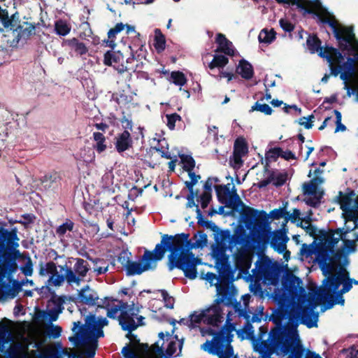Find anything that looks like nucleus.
<instances>
[{"instance_id":"obj_1","label":"nucleus","mask_w":358,"mask_h":358,"mask_svg":"<svg viewBox=\"0 0 358 358\" xmlns=\"http://www.w3.org/2000/svg\"><path fill=\"white\" fill-rule=\"evenodd\" d=\"M198 238L195 243L189 238V234L181 233L174 236L164 234L162 243L170 252L168 256L167 266L169 271L178 268L183 271L186 278L190 280L196 278L198 273L196 266L201 264V259L196 257L192 252L193 248H203L208 243L207 235L203 231L197 233Z\"/></svg>"},{"instance_id":"obj_2","label":"nucleus","mask_w":358,"mask_h":358,"mask_svg":"<svg viewBox=\"0 0 358 358\" xmlns=\"http://www.w3.org/2000/svg\"><path fill=\"white\" fill-rule=\"evenodd\" d=\"M317 306V303H311L310 301V306H298L292 310L285 324H283L280 329L271 330L270 337L275 350L285 356L292 349L302 345L297 331L299 322L308 328L317 327L319 315L314 311Z\"/></svg>"},{"instance_id":"obj_3","label":"nucleus","mask_w":358,"mask_h":358,"mask_svg":"<svg viewBox=\"0 0 358 358\" xmlns=\"http://www.w3.org/2000/svg\"><path fill=\"white\" fill-rule=\"evenodd\" d=\"M310 2L306 8L313 10L312 14L315 15L320 22L328 24L332 29L334 37L338 43L341 51H357L358 40L356 39L352 26H343L339 24L335 16L322 6L320 0H304Z\"/></svg>"},{"instance_id":"obj_4","label":"nucleus","mask_w":358,"mask_h":358,"mask_svg":"<svg viewBox=\"0 0 358 358\" xmlns=\"http://www.w3.org/2000/svg\"><path fill=\"white\" fill-rule=\"evenodd\" d=\"M166 251L168 250L162 238L160 243H157L153 250L145 249L143 255L138 262L131 261L126 256V253H121L118 261L125 268L127 275H141L145 271L155 270L157 262L164 258Z\"/></svg>"},{"instance_id":"obj_5","label":"nucleus","mask_w":358,"mask_h":358,"mask_svg":"<svg viewBox=\"0 0 358 358\" xmlns=\"http://www.w3.org/2000/svg\"><path fill=\"white\" fill-rule=\"evenodd\" d=\"M72 331L74 336H70L69 341L76 348H84L82 351L84 358H94L98 348V338L104 336L103 329L97 327L87 328L80 322H74Z\"/></svg>"},{"instance_id":"obj_6","label":"nucleus","mask_w":358,"mask_h":358,"mask_svg":"<svg viewBox=\"0 0 358 358\" xmlns=\"http://www.w3.org/2000/svg\"><path fill=\"white\" fill-rule=\"evenodd\" d=\"M19 238L16 234L11 240L0 248V278L10 276L18 269L17 259H25L29 256L28 252H21L19 247Z\"/></svg>"},{"instance_id":"obj_7","label":"nucleus","mask_w":358,"mask_h":358,"mask_svg":"<svg viewBox=\"0 0 358 358\" xmlns=\"http://www.w3.org/2000/svg\"><path fill=\"white\" fill-rule=\"evenodd\" d=\"M287 215L286 206L282 208H275L272 210L269 214L264 210H258L250 206H244L241 210L240 215L247 228L258 226L262 228L263 226L268 223V218L273 220L284 218Z\"/></svg>"},{"instance_id":"obj_8","label":"nucleus","mask_w":358,"mask_h":358,"mask_svg":"<svg viewBox=\"0 0 358 358\" xmlns=\"http://www.w3.org/2000/svg\"><path fill=\"white\" fill-rule=\"evenodd\" d=\"M343 287L340 291V294L348 292L352 287V279L350 278L348 271L341 267L335 274H329L322 282L323 287L320 288L317 293V296L320 299H327L331 296V293L336 292L341 285Z\"/></svg>"},{"instance_id":"obj_9","label":"nucleus","mask_w":358,"mask_h":358,"mask_svg":"<svg viewBox=\"0 0 358 358\" xmlns=\"http://www.w3.org/2000/svg\"><path fill=\"white\" fill-rule=\"evenodd\" d=\"M234 271L231 266L224 262L219 271V282L216 284L217 292L219 297L215 300L217 303H223L225 306L230 307L236 302L232 292L234 289L230 283L234 280Z\"/></svg>"},{"instance_id":"obj_10","label":"nucleus","mask_w":358,"mask_h":358,"mask_svg":"<svg viewBox=\"0 0 358 358\" xmlns=\"http://www.w3.org/2000/svg\"><path fill=\"white\" fill-rule=\"evenodd\" d=\"M278 268L275 264L266 257L255 263V268L252 270L253 275L268 284L275 285L278 281Z\"/></svg>"},{"instance_id":"obj_11","label":"nucleus","mask_w":358,"mask_h":358,"mask_svg":"<svg viewBox=\"0 0 358 358\" xmlns=\"http://www.w3.org/2000/svg\"><path fill=\"white\" fill-rule=\"evenodd\" d=\"M220 303L215 304L203 310L201 313L196 314V313H192L189 315V320H187V323H189V327H194L195 324H200L203 320L208 324L213 327H218L219 324L222 322V310L220 306Z\"/></svg>"},{"instance_id":"obj_12","label":"nucleus","mask_w":358,"mask_h":358,"mask_svg":"<svg viewBox=\"0 0 358 358\" xmlns=\"http://www.w3.org/2000/svg\"><path fill=\"white\" fill-rule=\"evenodd\" d=\"M229 185V184L215 186L218 201L226 207L232 208L233 210L237 211L240 206H242L243 209L245 206L236 192V189L231 193Z\"/></svg>"},{"instance_id":"obj_13","label":"nucleus","mask_w":358,"mask_h":358,"mask_svg":"<svg viewBox=\"0 0 358 358\" xmlns=\"http://www.w3.org/2000/svg\"><path fill=\"white\" fill-rule=\"evenodd\" d=\"M319 56L327 60L331 70V75L336 77L341 73V68L339 64L344 59V56L338 49L332 46H326L324 52H319Z\"/></svg>"},{"instance_id":"obj_14","label":"nucleus","mask_w":358,"mask_h":358,"mask_svg":"<svg viewBox=\"0 0 358 358\" xmlns=\"http://www.w3.org/2000/svg\"><path fill=\"white\" fill-rule=\"evenodd\" d=\"M70 348H63L61 342L56 343L54 345H49L45 350V353H39L38 358H62L66 355L68 358H84L82 352L79 354L70 352Z\"/></svg>"},{"instance_id":"obj_15","label":"nucleus","mask_w":358,"mask_h":358,"mask_svg":"<svg viewBox=\"0 0 358 358\" xmlns=\"http://www.w3.org/2000/svg\"><path fill=\"white\" fill-rule=\"evenodd\" d=\"M248 153V145L243 137L237 138L234 144L233 155L230 158L229 162L234 168H240L243 161L242 158Z\"/></svg>"},{"instance_id":"obj_16","label":"nucleus","mask_w":358,"mask_h":358,"mask_svg":"<svg viewBox=\"0 0 358 358\" xmlns=\"http://www.w3.org/2000/svg\"><path fill=\"white\" fill-rule=\"evenodd\" d=\"M249 229H251L253 243L257 244L259 250L264 251L267 248L268 244H270L271 237L270 227H266L264 225L262 228L255 226V229L253 227Z\"/></svg>"},{"instance_id":"obj_17","label":"nucleus","mask_w":358,"mask_h":358,"mask_svg":"<svg viewBox=\"0 0 358 358\" xmlns=\"http://www.w3.org/2000/svg\"><path fill=\"white\" fill-rule=\"evenodd\" d=\"M64 302L65 297L64 296H53L48 301V309L47 312H42L37 316V318L43 317L45 315H47L50 322L56 321L58 319L59 315L62 313L64 310L63 304Z\"/></svg>"},{"instance_id":"obj_18","label":"nucleus","mask_w":358,"mask_h":358,"mask_svg":"<svg viewBox=\"0 0 358 358\" xmlns=\"http://www.w3.org/2000/svg\"><path fill=\"white\" fill-rule=\"evenodd\" d=\"M287 233V229L284 226L280 229L271 231L270 246L278 254H282L287 248V243L289 240Z\"/></svg>"},{"instance_id":"obj_19","label":"nucleus","mask_w":358,"mask_h":358,"mask_svg":"<svg viewBox=\"0 0 358 358\" xmlns=\"http://www.w3.org/2000/svg\"><path fill=\"white\" fill-rule=\"evenodd\" d=\"M137 315V313L135 312V309H132L129 311H123L118 315V322L121 326V328L124 331H127V337H136L135 335L131 334V332L136 330L138 324H137L134 320V318Z\"/></svg>"},{"instance_id":"obj_20","label":"nucleus","mask_w":358,"mask_h":358,"mask_svg":"<svg viewBox=\"0 0 358 358\" xmlns=\"http://www.w3.org/2000/svg\"><path fill=\"white\" fill-rule=\"evenodd\" d=\"M343 256V251L341 250L334 249L333 252H329L328 254V259H324L320 255L317 254V259L318 264L322 271V273L325 276L329 275L331 273V271L333 269V266L331 263L336 264L338 263L341 258Z\"/></svg>"},{"instance_id":"obj_21","label":"nucleus","mask_w":358,"mask_h":358,"mask_svg":"<svg viewBox=\"0 0 358 358\" xmlns=\"http://www.w3.org/2000/svg\"><path fill=\"white\" fill-rule=\"evenodd\" d=\"M36 24L28 22H21L17 24L13 31H17V36L13 39L12 41L8 42L10 47H16L20 41L24 38L29 39L32 35L35 34Z\"/></svg>"},{"instance_id":"obj_22","label":"nucleus","mask_w":358,"mask_h":358,"mask_svg":"<svg viewBox=\"0 0 358 358\" xmlns=\"http://www.w3.org/2000/svg\"><path fill=\"white\" fill-rule=\"evenodd\" d=\"M342 230L341 229H330V235L328 241L326 244L320 245L317 250V255H320L325 260L328 259V254L333 252L335 246L341 239H343L341 235H339L338 237L334 236L335 234H338Z\"/></svg>"},{"instance_id":"obj_23","label":"nucleus","mask_w":358,"mask_h":358,"mask_svg":"<svg viewBox=\"0 0 358 358\" xmlns=\"http://www.w3.org/2000/svg\"><path fill=\"white\" fill-rule=\"evenodd\" d=\"M60 271H64V273L63 274H58V272L57 271V274H55V275H52L50 277L48 282L50 285L60 286L64 280H66L69 285H72L73 282H77L78 281V278L75 276L71 267L67 266L66 265L61 266Z\"/></svg>"},{"instance_id":"obj_24","label":"nucleus","mask_w":358,"mask_h":358,"mask_svg":"<svg viewBox=\"0 0 358 358\" xmlns=\"http://www.w3.org/2000/svg\"><path fill=\"white\" fill-rule=\"evenodd\" d=\"M211 343L206 341L202 345L201 348L207 351L209 354L217 355L219 358H238L237 355L234 353V348L231 344L225 346H211Z\"/></svg>"},{"instance_id":"obj_25","label":"nucleus","mask_w":358,"mask_h":358,"mask_svg":"<svg viewBox=\"0 0 358 358\" xmlns=\"http://www.w3.org/2000/svg\"><path fill=\"white\" fill-rule=\"evenodd\" d=\"M294 309V307L288 304L280 303L278 308L273 310L270 316V320L275 325L273 329H280Z\"/></svg>"},{"instance_id":"obj_26","label":"nucleus","mask_w":358,"mask_h":358,"mask_svg":"<svg viewBox=\"0 0 358 358\" xmlns=\"http://www.w3.org/2000/svg\"><path fill=\"white\" fill-rule=\"evenodd\" d=\"M124 57L120 51L108 50L103 56V64L106 66H113L120 73L127 71V67L120 64L123 61Z\"/></svg>"},{"instance_id":"obj_27","label":"nucleus","mask_w":358,"mask_h":358,"mask_svg":"<svg viewBox=\"0 0 358 358\" xmlns=\"http://www.w3.org/2000/svg\"><path fill=\"white\" fill-rule=\"evenodd\" d=\"M114 140L115 148L118 153H122L133 147V139L130 132L127 130L117 134Z\"/></svg>"},{"instance_id":"obj_28","label":"nucleus","mask_w":358,"mask_h":358,"mask_svg":"<svg viewBox=\"0 0 358 358\" xmlns=\"http://www.w3.org/2000/svg\"><path fill=\"white\" fill-rule=\"evenodd\" d=\"M215 43L217 46L215 50L216 53H223L225 55L234 56L235 50L234 45L224 34L218 33L216 34Z\"/></svg>"},{"instance_id":"obj_29","label":"nucleus","mask_w":358,"mask_h":358,"mask_svg":"<svg viewBox=\"0 0 358 358\" xmlns=\"http://www.w3.org/2000/svg\"><path fill=\"white\" fill-rule=\"evenodd\" d=\"M78 299L80 303L92 306L96 304L99 297L97 292L87 285L78 291Z\"/></svg>"},{"instance_id":"obj_30","label":"nucleus","mask_w":358,"mask_h":358,"mask_svg":"<svg viewBox=\"0 0 358 358\" xmlns=\"http://www.w3.org/2000/svg\"><path fill=\"white\" fill-rule=\"evenodd\" d=\"M317 188L316 185L311 181L303 184V194L315 195L313 198H308L306 200V203L313 208L317 207L320 203L323 194L322 192L317 195Z\"/></svg>"},{"instance_id":"obj_31","label":"nucleus","mask_w":358,"mask_h":358,"mask_svg":"<svg viewBox=\"0 0 358 358\" xmlns=\"http://www.w3.org/2000/svg\"><path fill=\"white\" fill-rule=\"evenodd\" d=\"M210 335L213 336V338L211 341V346L216 347L220 344L222 346L231 344L233 340V334L230 333H226L222 329L219 332H216L215 330L210 329L209 331Z\"/></svg>"},{"instance_id":"obj_32","label":"nucleus","mask_w":358,"mask_h":358,"mask_svg":"<svg viewBox=\"0 0 358 358\" xmlns=\"http://www.w3.org/2000/svg\"><path fill=\"white\" fill-rule=\"evenodd\" d=\"M115 301H117V299L113 297H105L102 300V304L97 305V307L106 309L107 310L106 316L110 319L118 320L117 313L120 312V308L117 307Z\"/></svg>"},{"instance_id":"obj_33","label":"nucleus","mask_w":358,"mask_h":358,"mask_svg":"<svg viewBox=\"0 0 358 358\" xmlns=\"http://www.w3.org/2000/svg\"><path fill=\"white\" fill-rule=\"evenodd\" d=\"M252 257L250 255L241 252L235 258V266L241 273L248 274L251 267Z\"/></svg>"},{"instance_id":"obj_34","label":"nucleus","mask_w":358,"mask_h":358,"mask_svg":"<svg viewBox=\"0 0 358 358\" xmlns=\"http://www.w3.org/2000/svg\"><path fill=\"white\" fill-rule=\"evenodd\" d=\"M62 178L59 172L53 171L43 176L41 182L45 189H55L60 185Z\"/></svg>"},{"instance_id":"obj_35","label":"nucleus","mask_w":358,"mask_h":358,"mask_svg":"<svg viewBox=\"0 0 358 358\" xmlns=\"http://www.w3.org/2000/svg\"><path fill=\"white\" fill-rule=\"evenodd\" d=\"M137 343L138 350L148 357H151V354H157L160 357L164 356L163 347L159 346L157 342L155 343L151 346H149L148 343H140L139 340H137Z\"/></svg>"},{"instance_id":"obj_36","label":"nucleus","mask_w":358,"mask_h":358,"mask_svg":"<svg viewBox=\"0 0 358 358\" xmlns=\"http://www.w3.org/2000/svg\"><path fill=\"white\" fill-rule=\"evenodd\" d=\"M76 262L73 266V272L75 276L78 278V281L77 282H74L77 285H79L83 281V278L87 275V272L90 271V265L88 263L80 258H77Z\"/></svg>"},{"instance_id":"obj_37","label":"nucleus","mask_w":358,"mask_h":358,"mask_svg":"<svg viewBox=\"0 0 358 358\" xmlns=\"http://www.w3.org/2000/svg\"><path fill=\"white\" fill-rule=\"evenodd\" d=\"M63 45H67L69 49L74 51L77 55L83 56L88 52L87 45L75 37L64 40Z\"/></svg>"},{"instance_id":"obj_38","label":"nucleus","mask_w":358,"mask_h":358,"mask_svg":"<svg viewBox=\"0 0 358 358\" xmlns=\"http://www.w3.org/2000/svg\"><path fill=\"white\" fill-rule=\"evenodd\" d=\"M236 71L245 80H250L254 76L253 66L248 61L244 59L239 61L238 65L236 68Z\"/></svg>"},{"instance_id":"obj_39","label":"nucleus","mask_w":358,"mask_h":358,"mask_svg":"<svg viewBox=\"0 0 358 358\" xmlns=\"http://www.w3.org/2000/svg\"><path fill=\"white\" fill-rule=\"evenodd\" d=\"M305 349L303 345L296 346L287 355V358H303ZM305 358H322L319 354L308 350L305 355Z\"/></svg>"},{"instance_id":"obj_40","label":"nucleus","mask_w":358,"mask_h":358,"mask_svg":"<svg viewBox=\"0 0 358 358\" xmlns=\"http://www.w3.org/2000/svg\"><path fill=\"white\" fill-rule=\"evenodd\" d=\"M85 324L87 328L97 327L103 329V327L108 324V320L106 317H99L96 320L95 315L90 314L85 317Z\"/></svg>"},{"instance_id":"obj_41","label":"nucleus","mask_w":358,"mask_h":358,"mask_svg":"<svg viewBox=\"0 0 358 358\" xmlns=\"http://www.w3.org/2000/svg\"><path fill=\"white\" fill-rule=\"evenodd\" d=\"M306 45L310 52L314 54L315 52H324L321 46L322 42L315 34H309L306 40Z\"/></svg>"},{"instance_id":"obj_42","label":"nucleus","mask_w":358,"mask_h":358,"mask_svg":"<svg viewBox=\"0 0 358 358\" xmlns=\"http://www.w3.org/2000/svg\"><path fill=\"white\" fill-rule=\"evenodd\" d=\"M278 3H287L296 7L303 11V15H306V13H313V10L311 8H306L307 5H309L310 2L305 1L304 0H275Z\"/></svg>"},{"instance_id":"obj_43","label":"nucleus","mask_w":358,"mask_h":358,"mask_svg":"<svg viewBox=\"0 0 358 358\" xmlns=\"http://www.w3.org/2000/svg\"><path fill=\"white\" fill-rule=\"evenodd\" d=\"M93 140L96 142V144L93 145V148L98 152L101 153L104 152L107 145L106 143V138L105 136L99 131L93 133Z\"/></svg>"},{"instance_id":"obj_44","label":"nucleus","mask_w":358,"mask_h":358,"mask_svg":"<svg viewBox=\"0 0 358 358\" xmlns=\"http://www.w3.org/2000/svg\"><path fill=\"white\" fill-rule=\"evenodd\" d=\"M151 149L158 152L162 158L171 159V154L169 152V144L165 138L159 140L157 146L152 147Z\"/></svg>"},{"instance_id":"obj_45","label":"nucleus","mask_w":358,"mask_h":358,"mask_svg":"<svg viewBox=\"0 0 358 358\" xmlns=\"http://www.w3.org/2000/svg\"><path fill=\"white\" fill-rule=\"evenodd\" d=\"M228 63L229 59L225 55H215L208 66L210 70L215 68L223 69Z\"/></svg>"},{"instance_id":"obj_46","label":"nucleus","mask_w":358,"mask_h":358,"mask_svg":"<svg viewBox=\"0 0 358 358\" xmlns=\"http://www.w3.org/2000/svg\"><path fill=\"white\" fill-rule=\"evenodd\" d=\"M155 43L154 46L158 52H161L165 50L166 39L164 35L159 29L155 30Z\"/></svg>"},{"instance_id":"obj_47","label":"nucleus","mask_w":358,"mask_h":358,"mask_svg":"<svg viewBox=\"0 0 358 358\" xmlns=\"http://www.w3.org/2000/svg\"><path fill=\"white\" fill-rule=\"evenodd\" d=\"M281 152H282V149L280 147L271 148L266 152L265 156L266 161V164L264 166L265 171H268L269 162L271 161L275 162L278 157H280Z\"/></svg>"},{"instance_id":"obj_48","label":"nucleus","mask_w":358,"mask_h":358,"mask_svg":"<svg viewBox=\"0 0 358 358\" xmlns=\"http://www.w3.org/2000/svg\"><path fill=\"white\" fill-rule=\"evenodd\" d=\"M16 234H17V229L16 227L8 231L0 226V248L3 246L9 240L10 241Z\"/></svg>"},{"instance_id":"obj_49","label":"nucleus","mask_w":358,"mask_h":358,"mask_svg":"<svg viewBox=\"0 0 358 358\" xmlns=\"http://www.w3.org/2000/svg\"><path fill=\"white\" fill-rule=\"evenodd\" d=\"M275 35L276 33L273 29L270 31L264 29L260 31L258 39L259 43L270 44L275 39Z\"/></svg>"},{"instance_id":"obj_50","label":"nucleus","mask_w":358,"mask_h":358,"mask_svg":"<svg viewBox=\"0 0 358 358\" xmlns=\"http://www.w3.org/2000/svg\"><path fill=\"white\" fill-rule=\"evenodd\" d=\"M336 300H334L332 299V296L331 295L327 299V301H324V299H320L318 296H317V299L322 301V303L324 304H325L326 307L325 308L326 309H329V308H331L335 304H341V305H343L344 303H345V299H343V294H340V291H338L337 292H336Z\"/></svg>"},{"instance_id":"obj_51","label":"nucleus","mask_w":358,"mask_h":358,"mask_svg":"<svg viewBox=\"0 0 358 358\" xmlns=\"http://www.w3.org/2000/svg\"><path fill=\"white\" fill-rule=\"evenodd\" d=\"M55 30L59 36H66L71 31L70 25L63 20H59L55 23Z\"/></svg>"},{"instance_id":"obj_52","label":"nucleus","mask_w":358,"mask_h":358,"mask_svg":"<svg viewBox=\"0 0 358 358\" xmlns=\"http://www.w3.org/2000/svg\"><path fill=\"white\" fill-rule=\"evenodd\" d=\"M180 162L183 164V169L187 172H190L195 167V160L191 155L182 154L180 155Z\"/></svg>"},{"instance_id":"obj_53","label":"nucleus","mask_w":358,"mask_h":358,"mask_svg":"<svg viewBox=\"0 0 358 358\" xmlns=\"http://www.w3.org/2000/svg\"><path fill=\"white\" fill-rule=\"evenodd\" d=\"M170 78L173 84L180 87L185 85L187 81L185 75L180 71H172Z\"/></svg>"},{"instance_id":"obj_54","label":"nucleus","mask_w":358,"mask_h":358,"mask_svg":"<svg viewBox=\"0 0 358 358\" xmlns=\"http://www.w3.org/2000/svg\"><path fill=\"white\" fill-rule=\"evenodd\" d=\"M247 236L245 231L241 230L231 236L229 244L233 246L243 245L246 242Z\"/></svg>"},{"instance_id":"obj_55","label":"nucleus","mask_w":358,"mask_h":358,"mask_svg":"<svg viewBox=\"0 0 358 358\" xmlns=\"http://www.w3.org/2000/svg\"><path fill=\"white\" fill-rule=\"evenodd\" d=\"M338 199V202L342 210H345V209H348V208L351 207L352 202L351 194H343L342 192H339Z\"/></svg>"},{"instance_id":"obj_56","label":"nucleus","mask_w":358,"mask_h":358,"mask_svg":"<svg viewBox=\"0 0 358 358\" xmlns=\"http://www.w3.org/2000/svg\"><path fill=\"white\" fill-rule=\"evenodd\" d=\"M74 227V223L69 219H66V222L62 224L59 225L56 229V233L59 236H63L67 231H73Z\"/></svg>"},{"instance_id":"obj_57","label":"nucleus","mask_w":358,"mask_h":358,"mask_svg":"<svg viewBox=\"0 0 358 358\" xmlns=\"http://www.w3.org/2000/svg\"><path fill=\"white\" fill-rule=\"evenodd\" d=\"M57 266L55 263L53 262H49L46 263L45 266L43 267L42 265H41L40 269H39V274L41 275H45L47 274H51V275H55L57 274Z\"/></svg>"},{"instance_id":"obj_58","label":"nucleus","mask_w":358,"mask_h":358,"mask_svg":"<svg viewBox=\"0 0 358 358\" xmlns=\"http://www.w3.org/2000/svg\"><path fill=\"white\" fill-rule=\"evenodd\" d=\"M13 341V336L8 327L4 324L0 326V341L8 343Z\"/></svg>"},{"instance_id":"obj_59","label":"nucleus","mask_w":358,"mask_h":358,"mask_svg":"<svg viewBox=\"0 0 358 358\" xmlns=\"http://www.w3.org/2000/svg\"><path fill=\"white\" fill-rule=\"evenodd\" d=\"M62 329L61 327L50 324L49 327L46 328V335L52 338H57L61 336Z\"/></svg>"},{"instance_id":"obj_60","label":"nucleus","mask_w":358,"mask_h":358,"mask_svg":"<svg viewBox=\"0 0 358 358\" xmlns=\"http://www.w3.org/2000/svg\"><path fill=\"white\" fill-rule=\"evenodd\" d=\"M255 110L259 111L267 115H270L273 113V109L268 104H262L259 103V101L255 102V103L252 106L251 110L250 111Z\"/></svg>"},{"instance_id":"obj_61","label":"nucleus","mask_w":358,"mask_h":358,"mask_svg":"<svg viewBox=\"0 0 358 358\" xmlns=\"http://www.w3.org/2000/svg\"><path fill=\"white\" fill-rule=\"evenodd\" d=\"M214 239L217 243L230 241L231 234L229 230H221L219 229L217 233L214 234Z\"/></svg>"},{"instance_id":"obj_62","label":"nucleus","mask_w":358,"mask_h":358,"mask_svg":"<svg viewBox=\"0 0 358 358\" xmlns=\"http://www.w3.org/2000/svg\"><path fill=\"white\" fill-rule=\"evenodd\" d=\"M167 123L166 125L170 130H173L176 127L177 121H182V117L176 113L166 115Z\"/></svg>"},{"instance_id":"obj_63","label":"nucleus","mask_w":358,"mask_h":358,"mask_svg":"<svg viewBox=\"0 0 358 358\" xmlns=\"http://www.w3.org/2000/svg\"><path fill=\"white\" fill-rule=\"evenodd\" d=\"M24 260L25 264L21 266L20 269L25 276H31L34 272L32 259L30 256H28Z\"/></svg>"},{"instance_id":"obj_64","label":"nucleus","mask_w":358,"mask_h":358,"mask_svg":"<svg viewBox=\"0 0 358 358\" xmlns=\"http://www.w3.org/2000/svg\"><path fill=\"white\" fill-rule=\"evenodd\" d=\"M22 220H15V223L22 224L24 228H28L29 224H33L36 220V216L32 213H25L21 215Z\"/></svg>"}]
</instances>
